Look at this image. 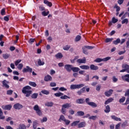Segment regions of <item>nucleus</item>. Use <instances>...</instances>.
Here are the masks:
<instances>
[{
	"label": "nucleus",
	"instance_id": "nucleus-1",
	"mask_svg": "<svg viewBox=\"0 0 129 129\" xmlns=\"http://www.w3.org/2000/svg\"><path fill=\"white\" fill-rule=\"evenodd\" d=\"M85 85L83 84H81L79 85H71L70 86L71 89H80V88H82V87H84Z\"/></svg>",
	"mask_w": 129,
	"mask_h": 129
},
{
	"label": "nucleus",
	"instance_id": "nucleus-33",
	"mask_svg": "<svg viewBox=\"0 0 129 129\" xmlns=\"http://www.w3.org/2000/svg\"><path fill=\"white\" fill-rule=\"evenodd\" d=\"M122 67L123 69H125L126 70H127L129 69V66H128V64H127L126 63L123 64Z\"/></svg>",
	"mask_w": 129,
	"mask_h": 129
},
{
	"label": "nucleus",
	"instance_id": "nucleus-9",
	"mask_svg": "<svg viewBox=\"0 0 129 129\" xmlns=\"http://www.w3.org/2000/svg\"><path fill=\"white\" fill-rule=\"evenodd\" d=\"M121 78L123 81L129 83V74H126L121 77Z\"/></svg>",
	"mask_w": 129,
	"mask_h": 129
},
{
	"label": "nucleus",
	"instance_id": "nucleus-20",
	"mask_svg": "<svg viewBox=\"0 0 129 129\" xmlns=\"http://www.w3.org/2000/svg\"><path fill=\"white\" fill-rule=\"evenodd\" d=\"M112 101H113V98H110L105 102L104 104L106 105L107 104H109V103H110V102H112Z\"/></svg>",
	"mask_w": 129,
	"mask_h": 129
},
{
	"label": "nucleus",
	"instance_id": "nucleus-52",
	"mask_svg": "<svg viewBox=\"0 0 129 129\" xmlns=\"http://www.w3.org/2000/svg\"><path fill=\"white\" fill-rule=\"evenodd\" d=\"M126 125H127V121L125 120L124 122L122 123V124H121V126L122 127H125Z\"/></svg>",
	"mask_w": 129,
	"mask_h": 129
},
{
	"label": "nucleus",
	"instance_id": "nucleus-28",
	"mask_svg": "<svg viewBox=\"0 0 129 129\" xmlns=\"http://www.w3.org/2000/svg\"><path fill=\"white\" fill-rule=\"evenodd\" d=\"M37 126H38V121L35 120L33 122V128L36 129Z\"/></svg>",
	"mask_w": 129,
	"mask_h": 129
},
{
	"label": "nucleus",
	"instance_id": "nucleus-35",
	"mask_svg": "<svg viewBox=\"0 0 129 129\" xmlns=\"http://www.w3.org/2000/svg\"><path fill=\"white\" fill-rule=\"evenodd\" d=\"M38 64L39 66H43L45 64V62L42 61L41 59H39L38 60Z\"/></svg>",
	"mask_w": 129,
	"mask_h": 129
},
{
	"label": "nucleus",
	"instance_id": "nucleus-37",
	"mask_svg": "<svg viewBox=\"0 0 129 129\" xmlns=\"http://www.w3.org/2000/svg\"><path fill=\"white\" fill-rule=\"evenodd\" d=\"M55 57L56 58H58L59 59H61L63 57V55L61 53H58L55 55Z\"/></svg>",
	"mask_w": 129,
	"mask_h": 129
},
{
	"label": "nucleus",
	"instance_id": "nucleus-12",
	"mask_svg": "<svg viewBox=\"0 0 129 129\" xmlns=\"http://www.w3.org/2000/svg\"><path fill=\"white\" fill-rule=\"evenodd\" d=\"M32 71H33V69L29 66H27L26 68L23 70V72H32Z\"/></svg>",
	"mask_w": 129,
	"mask_h": 129
},
{
	"label": "nucleus",
	"instance_id": "nucleus-38",
	"mask_svg": "<svg viewBox=\"0 0 129 129\" xmlns=\"http://www.w3.org/2000/svg\"><path fill=\"white\" fill-rule=\"evenodd\" d=\"M36 111L37 115H38L39 116H42V115H43V113H42V111H41L40 109Z\"/></svg>",
	"mask_w": 129,
	"mask_h": 129
},
{
	"label": "nucleus",
	"instance_id": "nucleus-61",
	"mask_svg": "<svg viewBox=\"0 0 129 129\" xmlns=\"http://www.w3.org/2000/svg\"><path fill=\"white\" fill-rule=\"evenodd\" d=\"M101 88V86L100 85H98L96 86V90H97V91H100Z\"/></svg>",
	"mask_w": 129,
	"mask_h": 129
},
{
	"label": "nucleus",
	"instance_id": "nucleus-60",
	"mask_svg": "<svg viewBox=\"0 0 129 129\" xmlns=\"http://www.w3.org/2000/svg\"><path fill=\"white\" fill-rule=\"evenodd\" d=\"M21 61H22V60H21V59H18L16 61H15L16 66H18V65H19V63H21Z\"/></svg>",
	"mask_w": 129,
	"mask_h": 129
},
{
	"label": "nucleus",
	"instance_id": "nucleus-58",
	"mask_svg": "<svg viewBox=\"0 0 129 129\" xmlns=\"http://www.w3.org/2000/svg\"><path fill=\"white\" fill-rule=\"evenodd\" d=\"M48 120V118L46 117H44L41 120V122H46Z\"/></svg>",
	"mask_w": 129,
	"mask_h": 129
},
{
	"label": "nucleus",
	"instance_id": "nucleus-30",
	"mask_svg": "<svg viewBox=\"0 0 129 129\" xmlns=\"http://www.w3.org/2000/svg\"><path fill=\"white\" fill-rule=\"evenodd\" d=\"M53 102H48L45 103V106H48L50 107H52L53 106Z\"/></svg>",
	"mask_w": 129,
	"mask_h": 129
},
{
	"label": "nucleus",
	"instance_id": "nucleus-21",
	"mask_svg": "<svg viewBox=\"0 0 129 129\" xmlns=\"http://www.w3.org/2000/svg\"><path fill=\"white\" fill-rule=\"evenodd\" d=\"M104 112L106 113H109V112H110V107L109 106V105H107L106 106L105 109L104 110Z\"/></svg>",
	"mask_w": 129,
	"mask_h": 129
},
{
	"label": "nucleus",
	"instance_id": "nucleus-23",
	"mask_svg": "<svg viewBox=\"0 0 129 129\" xmlns=\"http://www.w3.org/2000/svg\"><path fill=\"white\" fill-rule=\"evenodd\" d=\"M89 105H90V106H92V107L93 108L97 107V104L94 102H90L89 103Z\"/></svg>",
	"mask_w": 129,
	"mask_h": 129
},
{
	"label": "nucleus",
	"instance_id": "nucleus-41",
	"mask_svg": "<svg viewBox=\"0 0 129 129\" xmlns=\"http://www.w3.org/2000/svg\"><path fill=\"white\" fill-rule=\"evenodd\" d=\"M10 55L8 53L3 54V57L4 59H8L9 57H10Z\"/></svg>",
	"mask_w": 129,
	"mask_h": 129
},
{
	"label": "nucleus",
	"instance_id": "nucleus-46",
	"mask_svg": "<svg viewBox=\"0 0 129 129\" xmlns=\"http://www.w3.org/2000/svg\"><path fill=\"white\" fill-rule=\"evenodd\" d=\"M81 40V36L80 35H77L76 37L75 41L76 42H79V40Z\"/></svg>",
	"mask_w": 129,
	"mask_h": 129
},
{
	"label": "nucleus",
	"instance_id": "nucleus-5",
	"mask_svg": "<svg viewBox=\"0 0 129 129\" xmlns=\"http://www.w3.org/2000/svg\"><path fill=\"white\" fill-rule=\"evenodd\" d=\"M124 96L125 97H127V99L126 100V102L124 103V104H128L129 102V89L127 90L126 91L125 93Z\"/></svg>",
	"mask_w": 129,
	"mask_h": 129
},
{
	"label": "nucleus",
	"instance_id": "nucleus-53",
	"mask_svg": "<svg viewBox=\"0 0 129 129\" xmlns=\"http://www.w3.org/2000/svg\"><path fill=\"white\" fill-rule=\"evenodd\" d=\"M42 16H44V17H46V16H48L49 15V11L47 12H46L45 11H43L42 12Z\"/></svg>",
	"mask_w": 129,
	"mask_h": 129
},
{
	"label": "nucleus",
	"instance_id": "nucleus-17",
	"mask_svg": "<svg viewBox=\"0 0 129 129\" xmlns=\"http://www.w3.org/2000/svg\"><path fill=\"white\" fill-rule=\"evenodd\" d=\"M80 68H81V69H83L84 70H88V69H90V67L89 66L82 65V66H80Z\"/></svg>",
	"mask_w": 129,
	"mask_h": 129
},
{
	"label": "nucleus",
	"instance_id": "nucleus-7",
	"mask_svg": "<svg viewBox=\"0 0 129 129\" xmlns=\"http://www.w3.org/2000/svg\"><path fill=\"white\" fill-rule=\"evenodd\" d=\"M113 92V90L112 89H110L109 91H106L104 93V94L107 97H109V96H111V94H112Z\"/></svg>",
	"mask_w": 129,
	"mask_h": 129
},
{
	"label": "nucleus",
	"instance_id": "nucleus-59",
	"mask_svg": "<svg viewBox=\"0 0 129 129\" xmlns=\"http://www.w3.org/2000/svg\"><path fill=\"white\" fill-rule=\"evenodd\" d=\"M66 110H67L65 108H63V107H62L61 111L63 114H65V113H66Z\"/></svg>",
	"mask_w": 129,
	"mask_h": 129
},
{
	"label": "nucleus",
	"instance_id": "nucleus-36",
	"mask_svg": "<svg viewBox=\"0 0 129 129\" xmlns=\"http://www.w3.org/2000/svg\"><path fill=\"white\" fill-rule=\"evenodd\" d=\"M55 96L56 97H60V96H63L64 95V94L62 93L59 92V93H56L54 94Z\"/></svg>",
	"mask_w": 129,
	"mask_h": 129
},
{
	"label": "nucleus",
	"instance_id": "nucleus-3",
	"mask_svg": "<svg viewBox=\"0 0 129 129\" xmlns=\"http://www.w3.org/2000/svg\"><path fill=\"white\" fill-rule=\"evenodd\" d=\"M73 67V66L71 64H66L64 65V69H66V71L67 72H71L72 71V68Z\"/></svg>",
	"mask_w": 129,
	"mask_h": 129
},
{
	"label": "nucleus",
	"instance_id": "nucleus-32",
	"mask_svg": "<svg viewBox=\"0 0 129 129\" xmlns=\"http://www.w3.org/2000/svg\"><path fill=\"white\" fill-rule=\"evenodd\" d=\"M19 129H26L27 126H26L24 124H20L19 125Z\"/></svg>",
	"mask_w": 129,
	"mask_h": 129
},
{
	"label": "nucleus",
	"instance_id": "nucleus-31",
	"mask_svg": "<svg viewBox=\"0 0 129 129\" xmlns=\"http://www.w3.org/2000/svg\"><path fill=\"white\" fill-rule=\"evenodd\" d=\"M32 93H33V92H32V91H29L26 93H24V94H25L26 97H30V95H31Z\"/></svg>",
	"mask_w": 129,
	"mask_h": 129
},
{
	"label": "nucleus",
	"instance_id": "nucleus-55",
	"mask_svg": "<svg viewBox=\"0 0 129 129\" xmlns=\"http://www.w3.org/2000/svg\"><path fill=\"white\" fill-rule=\"evenodd\" d=\"M63 121L66 125H69V124H70V120H69L66 119Z\"/></svg>",
	"mask_w": 129,
	"mask_h": 129
},
{
	"label": "nucleus",
	"instance_id": "nucleus-24",
	"mask_svg": "<svg viewBox=\"0 0 129 129\" xmlns=\"http://www.w3.org/2000/svg\"><path fill=\"white\" fill-rule=\"evenodd\" d=\"M3 110L0 108V119H5V118H6V116H3Z\"/></svg>",
	"mask_w": 129,
	"mask_h": 129
},
{
	"label": "nucleus",
	"instance_id": "nucleus-43",
	"mask_svg": "<svg viewBox=\"0 0 129 129\" xmlns=\"http://www.w3.org/2000/svg\"><path fill=\"white\" fill-rule=\"evenodd\" d=\"M66 119V118H65V117L64 116V115H61L58 120H59V121H61V120L64 121Z\"/></svg>",
	"mask_w": 129,
	"mask_h": 129
},
{
	"label": "nucleus",
	"instance_id": "nucleus-34",
	"mask_svg": "<svg viewBox=\"0 0 129 129\" xmlns=\"http://www.w3.org/2000/svg\"><path fill=\"white\" fill-rule=\"evenodd\" d=\"M72 70L73 72H78V71L80 70V69H79V68L73 67Z\"/></svg>",
	"mask_w": 129,
	"mask_h": 129
},
{
	"label": "nucleus",
	"instance_id": "nucleus-64",
	"mask_svg": "<svg viewBox=\"0 0 129 129\" xmlns=\"http://www.w3.org/2000/svg\"><path fill=\"white\" fill-rule=\"evenodd\" d=\"M121 124V123L119 122L115 126V129H119L120 127V125Z\"/></svg>",
	"mask_w": 129,
	"mask_h": 129
},
{
	"label": "nucleus",
	"instance_id": "nucleus-13",
	"mask_svg": "<svg viewBox=\"0 0 129 129\" xmlns=\"http://www.w3.org/2000/svg\"><path fill=\"white\" fill-rule=\"evenodd\" d=\"M9 83H10L9 82L7 81V80H4L3 82H2V84L3 85V86H5V87H6V88H10V86H9Z\"/></svg>",
	"mask_w": 129,
	"mask_h": 129
},
{
	"label": "nucleus",
	"instance_id": "nucleus-42",
	"mask_svg": "<svg viewBox=\"0 0 129 129\" xmlns=\"http://www.w3.org/2000/svg\"><path fill=\"white\" fill-rule=\"evenodd\" d=\"M68 98L69 99H70V97H69L66 95H64V96H62L60 97V99H68Z\"/></svg>",
	"mask_w": 129,
	"mask_h": 129
},
{
	"label": "nucleus",
	"instance_id": "nucleus-49",
	"mask_svg": "<svg viewBox=\"0 0 129 129\" xmlns=\"http://www.w3.org/2000/svg\"><path fill=\"white\" fill-rule=\"evenodd\" d=\"M33 109L34 110H35V111H37V110H39L40 109V108L39 107V105H35L34 107H33Z\"/></svg>",
	"mask_w": 129,
	"mask_h": 129
},
{
	"label": "nucleus",
	"instance_id": "nucleus-54",
	"mask_svg": "<svg viewBox=\"0 0 129 129\" xmlns=\"http://www.w3.org/2000/svg\"><path fill=\"white\" fill-rule=\"evenodd\" d=\"M127 23H128V19H124L121 22V23L122 24H127Z\"/></svg>",
	"mask_w": 129,
	"mask_h": 129
},
{
	"label": "nucleus",
	"instance_id": "nucleus-63",
	"mask_svg": "<svg viewBox=\"0 0 129 129\" xmlns=\"http://www.w3.org/2000/svg\"><path fill=\"white\" fill-rule=\"evenodd\" d=\"M125 100V97H122V98H121L120 100H119V102L120 103H122V102H124V101Z\"/></svg>",
	"mask_w": 129,
	"mask_h": 129
},
{
	"label": "nucleus",
	"instance_id": "nucleus-62",
	"mask_svg": "<svg viewBox=\"0 0 129 129\" xmlns=\"http://www.w3.org/2000/svg\"><path fill=\"white\" fill-rule=\"evenodd\" d=\"M24 66L23 65V63H20L18 66V69L19 70H22V69L23 68V67Z\"/></svg>",
	"mask_w": 129,
	"mask_h": 129
},
{
	"label": "nucleus",
	"instance_id": "nucleus-11",
	"mask_svg": "<svg viewBox=\"0 0 129 129\" xmlns=\"http://www.w3.org/2000/svg\"><path fill=\"white\" fill-rule=\"evenodd\" d=\"M23 105H21L20 103H16L14 105V108L15 109H22Z\"/></svg>",
	"mask_w": 129,
	"mask_h": 129
},
{
	"label": "nucleus",
	"instance_id": "nucleus-40",
	"mask_svg": "<svg viewBox=\"0 0 129 129\" xmlns=\"http://www.w3.org/2000/svg\"><path fill=\"white\" fill-rule=\"evenodd\" d=\"M114 45H117V44H119L120 43V39L119 38H117L116 40L113 42Z\"/></svg>",
	"mask_w": 129,
	"mask_h": 129
},
{
	"label": "nucleus",
	"instance_id": "nucleus-45",
	"mask_svg": "<svg viewBox=\"0 0 129 129\" xmlns=\"http://www.w3.org/2000/svg\"><path fill=\"white\" fill-rule=\"evenodd\" d=\"M41 93H43V94H46V95H48L49 94L50 92L47 90H42L41 91Z\"/></svg>",
	"mask_w": 129,
	"mask_h": 129
},
{
	"label": "nucleus",
	"instance_id": "nucleus-10",
	"mask_svg": "<svg viewBox=\"0 0 129 129\" xmlns=\"http://www.w3.org/2000/svg\"><path fill=\"white\" fill-rule=\"evenodd\" d=\"M2 107L3 109H5V110H11V109H12V105H3Z\"/></svg>",
	"mask_w": 129,
	"mask_h": 129
},
{
	"label": "nucleus",
	"instance_id": "nucleus-56",
	"mask_svg": "<svg viewBox=\"0 0 129 129\" xmlns=\"http://www.w3.org/2000/svg\"><path fill=\"white\" fill-rule=\"evenodd\" d=\"M114 9H116V12H119V11H120V7H119V6H117V5H115Z\"/></svg>",
	"mask_w": 129,
	"mask_h": 129
},
{
	"label": "nucleus",
	"instance_id": "nucleus-2",
	"mask_svg": "<svg viewBox=\"0 0 129 129\" xmlns=\"http://www.w3.org/2000/svg\"><path fill=\"white\" fill-rule=\"evenodd\" d=\"M111 57L108 56L107 57L104 58H97L94 60V62H96V63H99L100 62H105L106 61H108V60H110Z\"/></svg>",
	"mask_w": 129,
	"mask_h": 129
},
{
	"label": "nucleus",
	"instance_id": "nucleus-39",
	"mask_svg": "<svg viewBox=\"0 0 129 129\" xmlns=\"http://www.w3.org/2000/svg\"><path fill=\"white\" fill-rule=\"evenodd\" d=\"M29 84L30 86H32L33 87H36L37 86V84L34 82H29Z\"/></svg>",
	"mask_w": 129,
	"mask_h": 129
},
{
	"label": "nucleus",
	"instance_id": "nucleus-27",
	"mask_svg": "<svg viewBox=\"0 0 129 129\" xmlns=\"http://www.w3.org/2000/svg\"><path fill=\"white\" fill-rule=\"evenodd\" d=\"M85 113L84 112L82 111H78L77 112V116H83L84 115Z\"/></svg>",
	"mask_w": 129,
	"mask_h": 129
},
{
	"label": "nucleus",
	"instance_id": "nucleus-57",
	"mask_svg": "<svg viewBox=\"0 0 129 129\" xmlns=\"http://www.w3.org/2000/svg\"><path fill=\"white\" fill-rule=\"evenodd\" d=\"M85 48L86 49H88L89 50H92L94 48V46H85Z\"/></svg>",
	"mask_w": 129,
	"mask_h": 129
},
{
	"label": "nucleus",
	"instance_id": "nucleus-50",
	"mask_svg": "<svg viewBox=\"0 0 129 129\" xmlns=\"http://www.w3.org/2000/svg\"><path fill=\"white\" fill-rule=\"evenodd\" d=\"M112 22L113 24H115V23H117V22H118V20L115 19V17H113L112 19Z\"/></svg>",
	"mask_w": 129,
	"mask_h": 129
},
{
	"label": "nucleus",
	"instance_id": "nucleus-6",
	"mask_svg": "<svg viewBox=\"0 0 129 129\" xmlns=\"http://www.w3.org/2000/svg\"><path fill=\"white\" fill-rule=\"evenodd\" d=\"M77 62L79 64H85L86 63V58L83 57V58H80L77 59Z\"/></svg>",
	"mask_w": 129,
	"mask_h": 129
},
{
	"label": "nucleus",
	"instance_id": "nucleus-29",
	"mask_svg": "<svg viewBox=\"0 0 129 129\" xmlns=\"http://www.w3.org/2000/svg\"><path fill=\"white\" fill-rule=\"evenodd\" d=\"M79 122H80V121H75L71 124V126H76L77 125L78 126Z\"/></svg>",
	"mask_w": 129,
	"mask_h": 129
},
{
	"label": "nucleus",
	"instance_id": "nucleus-44",
	"mask_svg": "<svg viewBox=\"0 0 129 129\" xmlns=\"http://www.w3.org/2000/svg\"><path fill=\"white\" fill-rule=\"evenodd\" d=\"M113 40V38H107L105 39V43H109L110 42H112Z\"/></svg>",
	"mask_w": 129,
	"mask_h": 129
},
{
	"label": "nucleus",
	"instance_id": "nucleus-4",
	"mask_svg": "<svg viewBox=\"0 0 129 129\" xmlns=\"http://www.w3.org/2000/svg\"><path fill=\"white\" fill-rule=\"evenodd\" d=\"M31 89H32V88L30 87V86H26L22 89V92L23 93H26L28 92V91H32Z\"/></svg>",
	"mask_w": 129,
	"mask_h": 129
},
{
	"label": "nucleus",
	"instance_id": "nucleus-8",
	"mask_svg": "<svg viewBox=\"0 0 129 129\" xmlns=\"http://www.w3.org/2000/svg\"><path fill=\"white\" fill-rule=\"evenodd\" d=\"M86 90V87H84L81 89L80 90L77 91V93L78 95H81L82 93H85V90Z\"/></svg>",
	"mask_w": 129,
	"mask_h": 129
},
{
	"label": "nucleus",
	"instance_id": "nucleus-48",
	"mask_svg": "<svg viewBox=\"0 0 129 129\" xmlns=\"http://www.w3.org/2000/svg\"><path fill=\"white\" fill-rule=\"evenodd\" d=\"M70 48H71L70 45H66L65 46H64L63 47V50H65L66 51H68V50H69L70 49Z\"/></svg>",
	"mask_w": 129,
	"mask_h": 129
},
{
	"label": "nucleus",
	"instance_id": "nucleus-22",
	"mask_svg": "<svg viewBox=\"0 0 129 129\" xmlns=\"http://www.w3.org/2000/svg\"><path fill=\"white\" fill-rule=\"evenodd\" d=\"M44 4H45V5H46V6H48L50 8H51V7H52V3L48 1L47 0H44Z\"/></svg>",
	"mask_w": 129,
	"mask_h": 129
},
{
	"label": "nucleus",
	"instance_id": "nucleus-15",
	"mask_svg": "<svg viewBox=\"0 0 129 129\" xmlns=\"http://www.w3.org/2000/svg\"><path fill=\"white\" fill-rule=\"evenodd\" d=\"M89 67L91 70H93V71L98 70V67L94 64H91Z\"/></svg>",
	"mask_w": 129,
	"mask_h": 129
},
{
	"label": "nucleus",
	"instance_id": "nucleus-51",
	"mask_svg": "<svg viewBox=\"0 0 129 129\" xmlns=\"http://www.w3.org/2000/svg\"><path fill=\"white\" fill-rule=\"evenodd\" d=\"M1 14L2 16H5L6 15V9L4 8L1 10Z\"/></svg>",
	"mask_w": 129,
	"mask_h": 129
},
{
	"label": "nucleus",
	"instance_id": "nucleus-18",
	"mask_svg": "<svg viewBox=\"0 0 129 129\" xmlns=\"http://www.w3.org/2000/svg\"><path fill=\"white\" fill-rule=\"evenodd\" d=\"M111 118L112 119H114V120H116V121H121V119H120V118L115 116V115H112Z\"/></svg>",
	"mask_w": 129,
	"mask_h": 129
},
{
	"label": "nucleus",
	"instance_id": "nucleus-25",
	"mask_svg": "<svg viewBox=\"0 0 129 129\" xmlns=\"http://www.w3.org/2000/svg\"><path fill=\"white\" fill-rule=\"evenodd\" d=\"M62 107H63V108L68 109L69 107H71V105H70V104H69L68 103H67L62 105Z\"/></svg>",
	"mask_w": 129,
	"mask_h": 129
},
{
	"label": "nucleus",
	"instance_id": "nucleus-47",
	"mask_svg": "<svg viewBox=\"0 0 129 129\" xmlns=\"http://www.w3.org/2000/svg\"><path fill=\"white\" fill-rule=\"evenodd\" d=\"M97 118V116H91L89 117V119H92V120H96Z\"/></svg>",
	"mask_w": 129,
	"mask_h": 129
},
{
	"label": "nucleus",
	"instance_id": "nucleus-26",
	"mask_svg": "<svg viewBox=\"0 0 129 129\" xmlns=\"http://www.w3.org/2000/svg\"><path fill=\"white\" fill-rule=\"evenodd\" d=\"M38 95H39V94L37 93H33L31 95V98H32V99H37V98H38Z\"/></svg>",
	"mask_w": 129,
	"mask_h": 129
},
{
	"label": "nucleus",
	"instance_id": "nucleus-16",
	"mask_svg": "<svg viewBox=\"0 0 129 129\" xmlns=\"http://www.w3.org/2000/svg\"><path fill=\"white\" fill-rule=\"evenodd\" d=\"M85 125H86V123L85 122H82L79 123L78 127H79V128H81V127H85Z\"/></svg>",
	"mask_w": 129,
	"mask_h": 129
},
{
	"label": "nucleus",
	"instance_id": "nucleus-19",
	"mask_svg": "<svg viewBox=\"0 0 129 129\" xmlns=\"http://www.w3.org/2000/svg\"><path fill=\"white\" fill-rule=\"evenodd\" d=\"M52 80V77L51 76L47 75L44 78V81L48 82V81H51Z\"/></svg>",
	"mask_w": 129,
	"mask_h": 129
},
{
	"label": "nucleus",
	"instance_id": "nucleus-14",
	"mask_svg": "<svg viewBox=\"0 0 129 129\" xmlns=\"http://www.w3.org/2000/svg\"><path fill=\"white\" fill-rule=\"evenodd\" d=\"M76 103H78L79 104H83L85 101H84V99L81 98V99H78L76 101Z\"/></svg>",
	"mask_w": 129,
	"mask_h": 129
}]
</instances>
